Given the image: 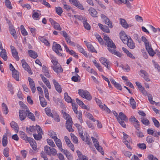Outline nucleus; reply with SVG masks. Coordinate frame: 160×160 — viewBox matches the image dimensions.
<instances>
[{"label":"nucleus","mask_w":160,"mask_h":160,"mask_svg":"<svg viewBox=\"0 0 160 160\" xmlns=\"http://www.w3.org/2000/svg\"><path fill=\"white\" fill-rule=\"evenodd\" d=\"M24 108L27 109L26 112L27 113V115L28 117L32 121H35V118L33 114L30 112L28 109V108L27 106L24 105Z\"/></svg>","instance_id":"10"},{"label":"nucleus","mask_w":160,"mask_h":160,"mask_svg":"<svg viewBox=\"0 0 160 160\" xmlns=\"http://www.w3.org/2000/svg\"><path fill=\"white\" fill-rule=\"evenodd\" d=\"M86 116L87 118L92 121L94 122H95L96 121V120L93 117V116L90 113L87 112L86 113Z\"/></svg>","instance_id":"52"},{"label":"nucleus","mask_w":160,"mask_h":160,"mask_svg":"<svg viewBox=\"0 0 160 160\" xmlns=\"http://www.w3.org/2000/svg\"><path fill=\"white\" fill-rule=\"evenodd\" d=\"M28 52L29 55L31 57L35 59L38 57V55L35 51L32 50H29Z\"/></svg>","instance_id":"30"},{"label":"nucleus","mask_w":160,"mask_h":160,"mask_svg":"<svg viewBox=\"0 0 160 160\" xmlns=\"http://www.w3.org/2000/svg\"><path fill=\"white\" fill-rule=\"evenodd\" d=\"M55 10L57 13L59 15L61 16L63 12L62 8L60 7H56L55 8Z\"/></svg>","instance_id":"51"},{"label":"nucleus","mask_w":160,"mask_h":160,"mask_svg":"<svg viewBox=\"0 0 160 160\" xmlns=\"http://www.w3.org/2000/svg\"><path fill=\"white\" fill-rule=\"evenodd\" d=\"M40 76L44 83L46 85L49 89H50L51 88V86L48 79L45 77L42 74H40Z\"/></svg>","instance_id":"15"},{"label":"nucleus","mask_w":160,"mask_h":160,"mask_svg":"<svg viewBox=\"0 0 160 160\" xmlns=\"http://www.w3.org/2000/svg\"><path fill=\"white\" fill-rule=\"evenodd\" d=\"M1 50L2 51L0 52V57L4 61H7L8 59V56L6 50L3 48H2Z\"/></svg>","instance_id":"18"},{"label":"nucleus","mask_w":160,"mask_h":160,"mask_svg":"<svg viewBox=\"0 0 160 160\" xmlns=\"http://www.w3.org/2000/svg\"><path fill=\"white\" fill-rule=\"evenodd\" d=\"M119 117L120 120L125 121H128V118L122 112H120L119 114Z\"/></svg>","instance_id":"28"},{"label":"nucleus","mask_w":160,"mask_h":160,"mask_svg":"<svg viewBox=\"0 0 160 160\" xmlns=\"http://www.w3.org/2000/svg\"><path fill=\"white\" fill-rule=\"evenodd\" d=\"M74 17L78 20L83 22L87 21V18L82 15H74Z\"/></svg>","instance_id":"32"},{"label":"nucleus","mask_w":160,"mask_h":160,"mask_svg":"<svg viewBox=\"0 0 160 160\" xmlns=\"http://www.w3.org/2000/svg\"><path fill=\"white\" fill-rule=\"evenodd\" d=\"M86 46L88 50L92 52H97L94 49L93 46L90 42H88L86 43Z\"/></svg>","instance_id":"24"},{"label":"nucleus","mask_w":160,"mask_h":160,"mask_svg":"<svg viewBox=\"0 0 160 160\" xmlns=\"http://www.w3.org/2000/svg\"><path fill=\"white\" fill-rule=\"evenodd\" d=\"M21 31L22 34L23 36L28 35V32L25 29L23 26L22 25L21 26Z\"/></svg>","instance_id":"50"},{"label":"nucleus","mask_w":160,"mask_h":160,"mask_svg":"<svg viewBox=\"0 0 160 160\" xmlns=\"http://www.w3.org/2000/svg\"><path fill=\"white\" fill-rule=\"evenodd\" d=\"M45 111L46 114L48 115L53 118V114L51 113V110L49 108H46L45 109Z\"/></svg>","instance_id":"49"},{"label":"nucleus","mask_w":160,"mask_h":160,"mask_svg":"<svg viewBox=\"0 0 160 160\" xmlns=\"http://www.w3.org/2000/svg\"><path fill=\"white\" fill-rule=\"evenodd\" d=\"M12 77L17 81L19 80V72L15 69L12 70Z\"/></svg>","instance_id":"21"},{"label":"nucleus","mask_w":160,"mask_h":160,"mask_svg":"<svg viewBox=\"0 0 160 160\" xmlns=\"http://www.w3.org/2000/svg\"><path fill=\"white\" fill-rule=\"evenodd\" d=\"M54 141L59 150H62V145L61 140L60 139L57 138V139L54 140Z\"/></svg>","instance_id":"23"},{"label":"nucleus","mask_w":160,"mask_h":160,"mask_svg":"<svg viewBox=\"0 0 160 160\" xmlns=\"http://www.w3.org/2000/svg\"><path fill=\"white\" fill-rule=\"evenodd\" d=\"M40 14V12L39 13H38L36 10H34L33 12L32 17L34 20H37L39 19Z\"/></svg>","instance_id":"29"},{"label":"nucleus","mask_w":160,"mask_h":160,"mask_svg":"<svg viewBox=\"0 0 160 160\" xmlns=\"http://www.w3.org/2000/svg\"><path fill=\"white\" fill-rule=\"evenodd\" d=\"M137 146L140 149L144 150L146 149V146L145 143H139L137 144Z\"/></svg>","instance_id":"53"},{"label":"nucleus","mask_w":160,"mask_h":160,"mask_svg":"<svg viewBox=\"0 0 160 160\" xmlns=\"http://www.w3.org/2000/svg\"><path fill=\"white\" fill-rule=\"evenodd\" d=\"M42 134L38 133V134L34 133L33 134V136L35 140H39L42 138Z\"/></svg>","instance_id":"44"},{"label":"nucleus","mask_w":160,"mask_h":160,"mask_svg":"<svg viewBox=\"0 0 160 160\" xmlns=\"http://www.w3.org/2000/svg\"><path fill=\"white\" fill-rule=\"evenodd\" d=\"M72 81L75 82H78L80 81V77L77 74H76V76H73L72 78Z\"/></svg>","instance_id":"46"},{"label":"nucleus","mask_w":160,"mask_h":160,"mask_svg":"<svg viewBox=\"0 0 160 160\" xmlns=\"http://www.w3.org/2000/svg\"><path fill=\"white\" fill-rule=\"evenodd\" d=\"M89 13L93 17H97V12L93 8H91L89 10Z\"/></svg>","instance_id":"26"},{"label":"nucleus","mask_w":160,"mask_h":160,"mask_svg":"<svg viewBox=\"0 0 160 160\" xmlns=\"http://www.w3.org/2000/svg\"><path fill=\"white\" fill-rule=\"evenodd\" d=\"M47 141L49 145L52 146V147H55V145L54 142L52 140L49 139H47Z\"/></svg>","instance_id":"60"},{"label":"nucleus","mask_w":160,"mask_h":160,"mask_svg":"<svg viewBox=\"0 0 160 160\" xmlns=\"http://www.w3.org/2000/svg\"><path fill=\"white\" fill-rule=\"evenodd\" d=\"M52 68L53 70L57 73L62 72L63 71L62 68L59 65H56L53 66Z\"/></svg>","instance_id":"19"},{"label":"nucleus","mask_w":160,"mask_h":160,"mask_svg":"<svg viewBox=\"0 0 160 160\" xmlns=\"http://www.w3.org/2000/svg\"><path fill=\"white\" fill-rule=\"evenodd\" d=\"M119 22L121 26L124 28L126 29L128 24L126 20L124 19L120 18L119 19Z\"/></svg>","instance_id":"33"},{"label":"nucleus","mask_w":160,"mask_h":160,"mask_svg":"<svg viewBox=\"0 0 160 160\" xmlns=\"http://www.w3.org/2000/svg\"><path fill=\"white\" fill-rule=\"evenodd\" d=\"M120 38L123 43L126 44L127 42V41L129 38V37H128L126 34L125 32L123 31H121L119 33Z\"/></svg>","instance_id":"7"},{"label":"nucleus","mask_w":160,"mask_h":160,"mask_svg":"<svg viewBox=\"0 0 160 160\" xmlns=\"http://www.w3.org/2000/svg\"><path fill=\"white\" fill-rule=\"evenodd\" d=\"M105 42V44L108 47V49L110 52L120 58L122 54L119 52L115 50L116 48V45L112 40L108 36H104L103 38Z\"/></svg>","instance_id":"1"},{"label":"nucleus","mask_w":160,"mask_h":160,"mask_svg":"<svg viewBox=\"0 0 160 160\" xmlns=\"http://www.w3.org/2000/svg\"><path fill=\"white\" fill-rule=\"evenodd\" d=\"M99 106L100 108L106 111L108 113H110L111 111L107 107L105 104H100Z\"/></svg>","instance_id":"38"},{"label":"nucleus","mask_w":160,"mask_h":160,"mask_svg":"<svg viewBox=\"0 0 160 160\" xmlns=\"http://www.w3.org/2000/svg\"><path fill=\"white\" fill-rule=\"evenodd\" d=\"M127 42L126 44H127L128 46L131 49H133L135 47L134 43H133L131 37H129V38L127 41Z\"/></svg>","instance_id":"20"},{"label":"nucleus","mask_w":160,"mask_h":160,"mask_svg":"<svg viewBox=\"0 0 160 160\" xmlns=\"http://www.w3.org/2000/svg\"><path fill=\"white\" fill-rule=\"evenodd\" d=\"M29 142L33 149L34 150H36L37 148L35 141L32 138V139L30 140V141Z\"/></svg>","instance_id":"34"},{"label":"nucleus","mask_w":160,"mask_h":160,"mask_svg":"<svg viewBox=\"0 0 160 160\" xmlns=\"http://www.w3.org/2000/svg\"><path fill=\"white\" fill-rule=\"evenodd\" d=\"M39 99L40 101V103L42 107H44L46 106L47 104V102L46 101L45 98L43 97H39Z\"/></svg>","instance_id":"31"},{"label":"nucleus","mask_w":160,"mask_h":160,"mask_svg":"<svg viewBox=\"0 0 160 160\" xmlns=\"http://www.w3.org/2000/svg\"><path fill=\"white\" fill-rule=\"evenodd\" d=\"M85 21L83 22L85 28L88 30H89L91 29V27L89 24L87 22Z\"/></svg>","instance_id":"59"},{"label":"nucleus","mask_w":160,"mask_h":160,"mask_svg":"<svg viewBox=\"0 0 160 160\" xmlns=\"http://www.w3.org/2000/svg\"><path fill=\"white\" fill-rule=\"evenodd\" d=\"M52 49L58 55L60 56H62V53L59 52V51L62 50L60 44L56 43V42H54L53 45Z\"/></svg>","instance_id":"4"},{"label":"nucleus","mask_w":160,"mask_h":160,"mask_svg":"<svg viewBox=\"0 0 160 160\" xmlns=\"http://www.w3.org/2000/svg\"><path fill=\"white\" fill-rule=\"evenodd\" d=\"M27 112L23 110H19V117L21 121L24 120L27 116Z\"/></svg>","instance_id":"12"},{"label":"nucleus","mask_w":160,"mask_h":160,"mask_svg":"<svg viewBox=\"0 0 160 160\" xmlns=\"http://www.w3.org/2000/svg\"><path fill=\"white\" fill-rule=\"evenodd\" d=\"M98 25L100 28L103 32L107 33L110 32L109 29L107 26H104L101 23H99Z\"/></svg>","instance_id":"22"},{"label":"nucleus","mask_w":160,"mask_h":160,"mask_svg":"<svg viewBox=\"0 0 160 160\" xmlns=\"http://www.w3.org/2000/svg\"><path fill=\"white\" fill-rule=\"evenodd\" d=\"M70 136L71 137V139L73 143L76 144L78 143L77 138L73 133L70 134Z\"/></svg>","instance_id":"41"},{"label":"nucleus","mask_w":160,"mask_h":160,"mask_svg":"<svg viewBox=\"0 0 160 160\" xmlns=\"http://www.w3.org/2000/svg\"><path fill=\"white\" fill-rule=\"evenodd\" d=\"M52 82L54 85L56 90L58 93H61L62 89L61 86L54 79L52 80Z\"/></svg>","instance_id":"11"},{"label":"nucleus","mask_w":160,"mask_h":160,"mask_svg":"<svg viewBox=\"0 0 160 160\" xmlns=\"http://www.w3.org/2000/svg\"><path fill=\"white\" fill-rule=\"evenodd\" d=\"M9 29L11 34L14 38H17V37L16 35V32L12 25H10V26L9 27Z\"/></svg>","instance_id":"17"},{"label":"nucleus","mask_w":160,"mask_h":160,"mask_svg":"<svg viewBox=\"0 0 160 160\" xmlns=\"http://www.w3.org/2000/svg\"><path fill=\"white\" fill-rule=\"evenodd\" d=\"M35 128L38 133L43 134L42 129L39 126L36 125L35 126Z\"/></svg>","instance_id":"63"},{"label":"nucleus","mask_w":160,"mask_h":160,"mask_svg":"<svg viewBox=\"0 0 160 160\" xmlns=\"http://www.w3.org/2000/svg\"><path fill=\"white\" fill-rule=\"evenodd\" d=\"M10 48L11 50L12 55L13 57L17 61L19 60V58L18 57V52H17L15 47L12 46H10Z\"/></svg>","instance_id":"8"},{"label":"nucleus","mask_w":160,"mask_h":160,"mask_svg":"<svg viewBox=\"0 0 160 160\" xmlns=\"http://www.w3.org/2000/svg\"><path fill=\"white\" fill-rule=\"evenodd\" d=\"M98 151L101 152V153H103V151L102 148L100 146L99 144H96L95 146Z\"/></svg>","instance_id":"48"},{"label":"nucleus","mask_w":160,"mask_h":160,"mask_svg":"<svg viewBox=\"0 0 160 160\" xmlns=\"http://www.w3.org/2000/svg\"><path fill=\"white\" fill-rule=\"evenodd\" d=\"M50 133L51 137L54 140L57 139V138H58L57 137V134L55 132L53 131H52L50 132Z\"/></svg>","instance_id":"61"},{"label":"nucleus","mask_w":160,"mask_h":160,"mask_svg":"<svg viewBox=\"0 0 160 160\" xmlns=\"http://www.w3.org/2000/svg\"><path fill=\"white\" fill-rule=\"evenodd\" d=\"M38 39L41 42L44 43L47 46H49L50 43L48 42V41L46 39H45L44 38L40 36L38 37Z\"/></svg>","instance_id":"37"},{"label":"nucleus","mask_w":160,"mask_h":160,"mask_svg":"<svg viewBox=\"0 0 160 160\" xmlns=\"http://www.w3.org/2000/svg\"><path fill=\"white\" fill-rule=\"evenodd\" d=\"M21 63L23 68L26 71L28 72L29 73H30V70L29 66L28 65V64L26 62L25 60L23 59L21 61Z\"/></svg>","instance_id":"13"},{"label":"nucleus","mask_w":160,"mask_h":160,"mask_svg":"<svg viewBox=\"0 0 160 160\" xmlns=\"http://www.w3.org/2000/svg\"><path fill=\"white\" fill-rule=\"evenodd\" d=\"M86 123L89 128L92 129H94L95 127L94 125L90 121H87Z\"/></svg>","instance_id":"64"},{"label":"nucleus","mask_w":160,"mask_h":160,"mask_svg":"<svg viewBox=\"0 0 160 160\" xmlns=\"http://www.w3.org/2000/svg\"><path fill=\"white\" fill-rule=\"evenodd\" d=\"M130 102L131 106L133 109L136 108V102L133 98L131 97L130 98Z\"/></svg>","instance_id":"40"},{"label":"nucleus","mask_w":160,"mask_h":160,"mask_svg":"<svg viewBox=\"0 0 160 160\" xmlns=\"http://www.w3.org/2000/svg\"><path fill=\"white\" fill-rule=\"evenodd\" d=\"M99 60L108 69H109V67L108 66L109 62L106 58L103 57H101L100 58Z\"/></svg>","instance_id":"16"},{"label":"nucleus","mask_w":160,"mask_h":160,"mask_svg":"<svg viewBox=\"0 0 160 160\" xmlns=\"http://www.w3.org/2000/svg\"><path fill=\"white\" fill-rule=\"evenodd\" d=\"M104 21L105 23L108 25L110 28H112V23L108 18H107Z\"/></svg>","instance_id":"47"},{"label":"nucleus","mask_w":160,"mask_h":160,"mask_svg":"<svg viewBox=\"0 0 160 160\" xmlns=\"http://www.w3.org/2000/svg\"><path fill=\"white\" fill-rule=\"evenodd\" d=\"M69 2L73 3V5L76 6L78 8L83 10L84 8L83 6L77 0H69Z\"/></svg>","instance_id":"9"},{"label":"nucleus","mask_w":160,"mask_h":160,"mask_svg":"<svg viewBox=\"0 0 160 160\" xmlns=\"http://www.w3.org/2000/svg\"><path fill=\"white\" fill-rule=\"evenodd\" d=\"M42 87L43 88L44 91L45 97L47 99L49 100V93L48 92V90L47 88H46V86L44 85H43Z\"/></svg>","instance_id":"39"},{"label":"nucleus","mask_w":160,"mask_h":160,"mask_svg":"<svg viewBox=\"0 0 160 160\" xmlns=\"http://www.w3.org/2000/svg\"><path fill=\"white\" fill-rule=\"evenodd\" d=\"M64 98L65 101L68 102L73 103L72 100L71 99V98L68 95L67 92H65L64 94Z\"/></svg>","instance_id":"36"},{"label":"nucleus","mask_w":160,"mask_h":160,"mask_svg":"<svg viewBox=\"0 0 160 160\" xmlns=\"http://www.w3.org/2000/svg\"><path fill=\"white\" fill-rule=\"evenodd\" d=\"M145 45L146 48L149 55L152 57L154 56L156 54V52L152 48L151 44L148 42L146 43Z\"/></svg>","instance_id":"5"},{"label":"nucleus","mask_w":160,"mask_h":160,"mask_svg":"<svg viewBox=\"0 0 160 160\" xmlns=\"http://www.w3.org/2000/svg\"><path fill=\"white\" fill-rule=\"evenodd\" d=\"M135 133L137 136L139 138H142L144 136L143 133L140 130L135 131Z\"/></svg>","instance_id":"58"},{"label":"nucleus","mask_w":160,"mask_h":160,"mask_svg":"<svg viewBox=\"0 0 160 160\" xmlns=\"http://www.w3.org/2000/svg\"><path fill=\"white\" fill-rule=\"evenodd\" d=\"M9 148H6L4 149L3 151V154L5 157H8L9 156Z\"/></svg>","instance_id":"45"},{"label":"nucleus","mask_w":160,"mask_h":160,"mask_svg":"<svg viewBox=\"0 0 160 160\" xmlns=\"http://www.w3.org/2000/svg\"><path fill=\"white\" fill-rule=\"evenodd\" d=\"M2 144L3 147H5L8 143L7 137L6 135H4L2 139Z\"/></svg>","instance_id":"43"},{"label":"nucleus","mask_w":160,"mask_h":160,"mask_svg":"<svg viewBox=\"0 0 160 160\" xmlns=\"http://www.w3.org/2000/svg\"><path fill=\"white\" fill-rule=\"evenodd\" d=\"M79 94L83 98H85L88 100H90L92 99V97L90 95L89 92L86 90H84L82 89L78 90Z\"/></svg>","instance_id":"2"},{"label":"nucleus","mask_w":160,"mask_h":160,"mask_svg":"<svg viewBox=\"0 0 160 160\" xmlns=\"http://www.w3.org/2000/svg\"><path fill=\"white\" fill-rule=\"evenodd\" d=\"M26 130L27 132L29 133L30 132H34L36 130L35 127L32 126H30L29 128H26Z\"/></svg>","instance_id":"42"},{"label":"nucleus","mask_w":160,"mask_h":160,"mask_svg":"<svg viewBox=\"0 0 160 160\" xmlns=\"http://www.w3.org/2000/svg\"><path fill=\"white\" fill-rule=\"evenodd\" d=\"M152 120L154 125L157 128L159 127L160 126V123L159 122L154 118H152Z\"/></svg>","instance_id":"55"},{"label":"nucleus","mask_w":160,"mask_h":160,"mask_svg":"<svg viewBox=\"0 0 160 160\" xmlns=\"http://www.w3.org/2000/svg\"><path fill=\"white\" fill-rule=\"evenodd\" d=\"M10 125L11 127L13 128L15 131L17 132L19 130V127L17 123L14 121L10 123Z\"/></svg>","instance_id":"27"},{"label":"nucleus","mask_w":160,"mask_h":160,"mask_svg":"<svg viewBox=\"0 0 160 160\" xmlns=\"http://www.w3.org/2000/svg\"><path fill=\"white\" fill-rule=\"evenodd\" d=\"M72 124L73 122L72 119L67 120L66 123V127L69 132H72L74 131V130L72 127Z\"/></svg>","instance_id":"6"},{"label":"nucleus","mask_w":160,"mask_h":160,"mask_svg":"<svg viewBox=\"0 0 160 160\" xmlns=\"http://www.w3.org/2000/svg\"><path fill=\"white\" fill-rule=\"evenodd\" d=\"M141 122L143 124L145 125H148L149 124V122L148 119L143 118H141Z\"/></svg>","instance_id":"62"},{"label":"nucleus","mask_w":160,"mask_h":160,"mask_svg":"<svg viewBox=\"0 0 160 160\" xmlns=\"http://www.w3.org/2000/svg\"><path fill=\"white\" fill-rule=\"evenodd\" d=\"M44 150L46 153L49 155L55 156L57 154V150L53 147L51 148L46 145L44 147Z\"/></svg>","instance_id":"3"},{"label":"nucleus","mask_w":160,"mask_h":160,"mask_svg":"<svg viewBox=\"0 0 160 160\" xmlns=\"http://www.w3.org/2000/svg\"><path fill=\"white\" fill-rule=\"evenodd\" d=\"M72 108L74 111V112L75 113H77L78 111V105H76V104L75 103H72Z\"/></svg>","instance_id":"57"},{"label":"nucleus","mask_w":160,"mask_h":160,"mask_svg":"<svg viewBox=\"0 0 160 160\" xmlns=\"http://www.w3.org/2000/svg\"><path fill=\"white\" fill-rule=\"evenodd\" d=\"M52 26L55 29L59 31H61L62 30V28H61L59 24L56 22Z\"/></svg>","instance_id":"54"},{"label":"nucleus","mask_w":160,"mask_h":160,"mask_svg":"<svg viewBox=\"0 0 160 160\" xmlns=\"http://www.w3.org/2000/svg\"><path fill=\"white\" fill-rule=\"evenodd\" d=\"M19 133H20V138L25 140V141L29 142L30 141V140L32 139L31 138L27 137L24 132L22 131H20L19 132Z\"/></svg>","instance_id":"14"},{"label":"nucleus","mask_w":160,"mask_h":160,"mask_svg":"<svg viewBox=\"0 0 160 160\" xmlns=\"http://www.w3.org/2000/svg\"><path fill=\"white\" fill-rule=\"evenodd\" d=\"M76 46L80 52L82 53L85 57H88V55L86 52L84 50L81 46L78 44H76Z\"/></svg>","instance_id":"25"},{"label":"nucleus","mask_w":160,"mask_h":160,"mask_svg":"<svg viewBox=\"0 0 160 160\" xmlns=\"http://www.w3.org/2000/svg\"><path fill=\"white\" fill-rule=\"evenodd\" d=\"M2 109L3 113L6 115L8 112V110L6 105L4 103L2 104Z\"/></svg>","instance_id":"35"},{"label":"nucleus","mask_w":160,"mask_h":160,"mask_svg":"<svg viewBox=\"0 0 160 160\" xmlns=\"http://www.w3.org/2000/svg\"><path fill=\"white\" fill-rule=\"evenodd\" d=\"M5 3L7 8L10 9L12 8L11 3L9 0H5Z\"/></svg>","instance_id":"56"}]
</instances>
